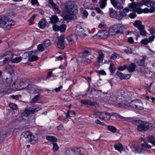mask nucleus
I'll return each mask as SVG.
<instances>
[{"label":"nucleus","instance_id":"nucleus-52","mask_svg":"<svg viewBox=\"0 0 155 155\" xmlns=\"http://www.w3.org/2000/svg\"><path fill=\"white\" fill-rule=\"evenodd\" d=\"M127 65H124L123 66H120L118 68V69L120 71H123L126 69H127Z\"/></svg>","mask_w":155,"mask_h":155},{"label":"nucleus","instance_id":"nucleus-57","mask_svg":"<svg viewBox=\"0 0 155 155\" xmlns=\"http://www.w3.org/2000/svg\"><path fill=\"white\" fill-rule=\"evenodd\" d=\"M118 55V54L116 53H114L112 54L110 56V58L111 59L114 60L116 59Z\"/></svg>","mask_w":155,"mask_h":155},{"label":"nucleus","instance_id":"nucleus-41","mask_svg":"<svg viewBox=\"0 0 155 155\" xmlns=\"http://www.w3.org/2000/svg\"><path fill=\"white\" fill-rule=\"evenodd\" d=\"M36 140L37 138L36 137L31 134L30 135V137H29L28 140L30 142L34 143L36 141Z\"/></svg>","mask_w":155,"mask_h":155},{"label":"nucleus","instance_id":"nucleus-14","mask_svg":"<svg viewBox=\"0 0 155 155\" xmlns=\"http://www.w3.org/2000/svg\"><path fill=\"white\" fill-rule=\"evenodd\" d=\"M15 66L14 65H9L5 67V70L11 76L14 75V68Z\"/></svg>","mask_w":155,"mask_h":155},{"label":"nucleus","instance_id":"nucleus-17","mask_svg":"<svg viewBox=\"0 0 155 155\" xmlns=\"http://www.w3.org/2000/svg\"><path fill=\"white\" fill-rule=\"evenodd\" d=\"M147 56H143L142 59L138 60L137 62V64L140 66H144L146 64L145 63V60L146 59Z\"/></svg>","mask_w":155,"mask_h":155},{"label":"nucleus","instance_id":"nucleus-16","mask_svg":"<svg viewBox=\"0 0 155 155\" xmlns=\"http://www.w3.org/2000/svg\"><path fill=\"white\" fill-rule=\"evenodd\" d=\"M71 150L74 155H83V152L79 147H74L71 149Z\"/></svg>","mask_w":155,"mask_h":155},{"label":"nucleus","instance_id":"nucleus-48","mask_svg":"<svg viewBox=\"0 0 155 155\" xmlns=\"http://www.w3.org/2000/svg\"><path fill=\"white\" fill-rule=\"evenodd\" d=\"M133 50L131 48H127V49L124 50V52L127 54H131L133 52Z\"/></svg>","mask_w":155,"mask_h":155},{"label":"nucleus","instance_id":"nucleus-2","mask_svg":"<svg viewBox=\"0 0 155 155\" xmlns=\"http://www.w3.org/2000/svg\"><path fill=\"white\" fill-rule=\"evenodd\" d=\"M14 25L13 20L3 15L0 16V27L5 30H9Z\"/></svg>","mask_w":155,"mask_h":155},{"label":"nucleus","instance_id":"nucleus-21","mask_svg":"<svg viewBox=\"0 0 155 155\" xmlns=\"http://www.w3.org/2000/svg\"><path fill=\"white\" fill-rule=\"evenodd\" d=\"M136 67V65L135 63H131L129 66H127V69L129 72H133L135 70Z\"/></svg>","mask_w":155,"mask_h":155},{"label":"nucleus","instance_id":"nucleus-31","mask_svg":"<svg viewBox=\"0 0 155 155\" xmlns=\"http://www.w3.org/2000/svg\"><path fill=\"white\" fill-rule=\"evenodd\" d=\"M99 91L102 92V91L101 90H99L97 89H96L94 88H92L90 91V94L93 95H97V94L99 93Z\"/></svg>","mask_w":155,"mask_h":155},{"label":"nucleus","instance_id":"nucleus-7","mask_svg":"<svg viewBox=\"0 0 155 155\" xmlns=\"http://www.w3.org/2000/svg\"><path fill=\"white\" fill-rule=\"evenodd\" d=\"M128 107L130 106L138 110H142L143 108V104L141 101L139 100L136 99L133 100L127 105Z\"/></svg>","mask_w":155,"mask_h":155},{"label":"nucleus","instance_id":"nucleus-63","mask_svg":"<svg viewBox=\"0 0 155 155\" xmlns=\"http://www.w3.org/2000/svg\"><path fill=\"white\" fill-rule=\"evenodd\" d=\"M136 15L134 13H132L129 14V17L131 18H134L136 16Z\"/></svg>","mask_w":155,"mask_h":155},{"label":"nucleus","instance_id":"nucleus-40","mask_svg":"<svg viewBox=\"0 0 155 155\" xmlns=\"http://www.w3.org/2000/svg\"><path fill=\"white\" fill-rule=\"evenodd\" d=\"M32 54V52L31 51H27L24 53L23 55V57L24 58H26L29 57Z\"/></svg>","mask_w":155,"mask_h":155},{"label":"nucleus","instance_id":"nucleus-30","mask_svg":"<svg viewBox=\"0 0 155 155\" xmlns=\"http://www.w3.org/2000/svg\"><path fill=\"white\" fill-rule=\"evenodd\" d=\"M119 13V14L118 15L117 14V15L115 18L119 20H121L123 18V17L126 16V15L123 14V12L121 11H120Z\"/></svg>","mask_w":155,"mask_h":155},{"label":"nucleus","instance_id":"nucleus-59","mask_svg":"<svg viewBox=\"0 0 155 155\" xmlns=\"http://www.w3.org/2000/svg\"><path fill=\"white\" fill-rule=\"evenodd\" d=\"M8 55L9 56V57H11V59L12 58V53L11 51H7L4 54V56H7Z\"/></svg>","mask_w":155,"mask_h":155},{"label":"nucleus","instance_id":"nucleus-6","mask_svg":"<svg viewBox=\"0 0 155 155\" xmlns=\"http://www.w3.org/2000/svg\"><path fill=\"white\" fill-rule=\"evenodd\" d=\"M135 122L137 124H138L137 129L138 131H145L149 129L150 127L148 123L141 120H137Z\"/></svg>","mask_w":155,"mask_h":155},{"label":"nucleus","instance_id":"nucleus-49","mask_svg":"<svg viewBox=\"0 0 155 155\" xmlns=\"http://www.w3.org/2000/svg\"><path fill=\"white\" fill-rule=\"evenodd\" d=\"M66 29V25L65 24H62L59 26V31L61 32H64Z\"/></svg>","mask_w":155,"mask_h":155},{"label":"nucleus","instance_id":"nucleus-19","mask_svg":"<svg viewBox=\"0 0 155 155\" xmlns=\"http://www.w3.org/2000/svg\"><path fill=\"white\" fill-rule=\"evenodd\" d=\"M114 147L115 149L117 150L120 153H121L122 151H123L124 149L123 148L122 144L120 143L115 144L114 145Z\"/></svg>","mask_w":155,"mask_h":155},{"label":"nucleus","instance_id":"nucleus-26","mask_svg":"<svg viewBox=\"0 0 155 155\" xmlns=\"http://www.w3.org/2000/svg\"><path fill=\"white\" fill-rule=\"evenodd\" d=\"M109 13L111 17L115 18L117 15V12L115 10H114L112 8H109Z\"/></svg>","mask_w":155,"mask_h":155},{"label":"nucleus","instance_id":"nucleus-8","mask_svg":"<svg viewBox=\"0 0 155 155\" xmlns=\"http://www.w3.org/2000/svg\"><path fill=\"white\" fill-rule=\"evenodd\" d=\"M96 114L99 116V118L104 120H108L110 119L111 117L110 114L105 111L97 112Z\"/></svg>","mask_w":155,"mask_h":155},{"label":"nucleus","instance_id":"nucleus-12","mask_svg":"<svg viewBox=\"0 0 155 155\" xmlns=\"http://www.w3.org/2000/svg\"><path fill=\"white\" fill-rule=\"evenodd\" d=\"M75 32L77 35L79 37L85 36L86 34L84 33V30L82 27L80 25L76 27Z\"/></svg>","mask_w":155,"mask_h":155},{"label":"nucleus","instance_id":"nucleus-13","mask_svg":"<svg viewBox=\"0 0 155 155\" xmlns=\"http://www.w3.org/2000/svg\"><path fill=\"white\" fill-rule=\"evenodd\" d=\"M65 38L67 42H68V44H72L76 41L77 36L76 35L73 34Z\"/></svg>","mask_w":155,"mask_h":155},{"label":"nucleus","instance_id":"nucleus-50","mask_svg":"<svg viewBox=\"0 0 155 155\" xmlns=\"http://www.w3.org/2000/svg\"><path fill=\"white\" fill-rule=\"evenodd\" d=\"M91 106H92L94 108H97L99 107V104L97 102L92 101Z\"/></svg>","mask_w":155,"mask_h":155},{"label":"nucleus","instance_id":"nucleus-58","mask_svg":"<svg viewBox=\"0 0 155 155\" xmlns=\"http://www.w3.org/2000/svg\"><path fill=\"white\" fill-rule=\"evenodd\" d=\"M53 30L55 31H59V26L56 25H54L53 26Z\"/></svg>","mask_w":155,"mask_h":155},{"label":"nucleus","instance_id":"nucleus-51","mask_svg":"<svg viewBox=\"0 0 155 155\" xmlns=\"http://www.w3.org/2000/svg\"><path fill=\"white\" fill-rule=\"evenodd\" d=\"M52 144L53 145V150L54 152L57 151L59 149L57 144L56 143H53Z\"/></svg>","mask_w":155,"mask_h":155},{"label":"nucleus","instance_id":"nucleus-27","mask_svg":"<svg viewBox=\"0 0 155 155\" xmlns=\"http://www.w3.org/2000/svg\"><path fill=\"white\" fill-rule=\"evenodd\" d=\"M150 71L149 69L147 67L145 68L140 69V73L142 75H144L148 73Z\"/></svg>","mask_w":155,"mask_h":155},{"label":"nucleus","instance_id":"nucleus-5","mask_svg":"<svg viewBox=\"0 0 155 155\" xmlns=\"http://www.w3.org/2000/svg\"><path fill=\"white\" fill-rule=\"evenodd\" d=\"M151 147L150 145H149L146 143H142L141 147L137 145H134L131 147L132 151L136 153L143 152L147 150V148H150Z\"/></svg>","mask_w":155,"mask_h":155},{"label":"nucleus","instance_id":"nucleus-22","mask_svg":"<svg viewBox=\"0 0 155 155\" xmlns=\"http://www.w3.org/2000/svg\"><path fill=\"white\" fill-rule=\"evenodd\" d=\"M133 25L138 29L144 26V25L142 24L141 22L138 20L135 21L134 23H133Z\"/></svg>","mask_w":155,"mask_h":155},{"label":"nucleus","instance_id":"nucleus-1","mask_svg":"<svg viewBox=\"0 0 155 155\" xmlns=\"http://www.w3.org/2000/svg\"><path fill=\"white\" fill-rule=\"evenodd\" d=\"M65 8L67 12L70 15L65 17V19L68 21L73 19L74 15L77 14L78 12V9L74 7V3L71 1L66 2L65 5Z\"/></svg>","mask_w":155,"mask_h":155},{"label":"nucleus","instance_id":"nucleus-46","mask_svg":"<svg viewBox=\"0 0 155 155\" xmlns=\"http://www.w3.org/2000/svg\"><path fill=\"white\" fill-rule=\"evenodd\" d=\"M106 32H107L106 30L101 31L98 32L97 34V35L100 37H102L104 35Z\"/></svg>","mask_w":155,"mask_h":155},{"label":"nucleus","instance_id":"nucleus-45","mask_svg":"<svg viewBox=\"0 0 155 155\" xmlns=\"http://www.w3.org/2000/svg\"><path fill=\"white\" fill-rule=\"evenodd\" d=\"M31 134L28 131H26L24 133L23 135V137L28 140L29 137H30Z\"/></svg>","mask_w":155,"mask_h":155},{"label":"nucleus","instance_id":"nucleus-23","mask_svg":"<svg viewBox=\"0 0 155 155\" xmlns=\"http://www.w3.org/2000/svg\"><path fill=\"white\" fill-rule=\"evenodd\" d=\"M46 24V20L44 18L41 19L38 23L39 27L41 29L45 28Z\"/></svg>","mask_w":155,"mask_h":155},{"label":"nucleus","instance_id":"nucleus-35","mask_svg":"<svg viewBox=\"0 0 155 155\" xmlns=\"http://www.w3.org/2000/svg\"><path fill=\"white\" fill-rule=\"evenodd\" d=\"M107 129L109 131L113 133H115L117 130V129L115 127L111 125L107 126Z\"/></svg>","mask_w":155,"mask_h":155},{"label":"nucleus","instance_id":"nucleus-42","mask_svg":"<svg viewBox=\"0 0 155 155\" xmlns=\"http://www.w3.org/2000/svg\"><path fill=\"white\" fill-rule=\"evenodd\" d=\"M38 58L37 56L33 55L29 58L28 61L30 62L34 61L37 60Z\"/></svg>","mask_w":155,"mask_h":155},{"label":"nucleus","instance_id":"nucleus-60","mask_svg":"<svg viewBox=\"0 0 155 155\" xmlns=\"http://www.w3.org/2000/svg\"><path fill=\"white\" fill-rule=\"evenodd\" d=\"M111 2L114 7H116L117 3L116 0H111Z\"/></svg>","mask_w":155,"mask_h":155},{"label":"nucleus","instance_id":"nucleus-32","mask_svg":"<svg viewBox=\"0 0 155 155\" xmlns=\"http://www.w3.org/2000/svg\"><path fill=\"white\" fill-rule=\"evenodd\" d=\"M46 139L47 140L53 142H55L57 141V139L53 136H47L46 137Z\"/></svg>","mask_w":155,"mask_h":155},{"label":"nucleus","instance_id":"nucleus-44","mask_svg":"<svg viewBox=\"0 0 155 155\" xmlns=\"http://www.w3.org/2000/svg\"><path fill=\"white\" fill-rule=\"evenodd\" d=\"M109 69L111 73H114L116 70V68L114 64H110Z\"/></svg>","mask_w":155,"mask_h":155},{"label":"nucleus","instance_id":"nucleus-36","mask_svg":"<svg viewBox=\"0 0 155 155\" xmlns=\"http://www.w3.org/2000/svg\"><path fill=\"white\" fill-rule=\"evenodd\" d=\"M91 101L89 100H81L80 101L81 103L86 105H91Z\"/></svg>","mask_w":155,"mask_h":155},{"label":"nucleus","instance_id":"nucleus-20","mask_svg":"<svg viewBox=\"0 0 155 155\" xmlns=\"http://www.w3.org/2000/svg\"><path fill=\"white\" fill-rule=\"evenodd\" d=\"M98 53L99 55L97 57L98 61L99 62H102L104 57V55L101 50L98 51Z\"/></svg>","mask_w":155,"mask_h":155},{"label":"nucleus","instance_id":"nucleus-9","mask_svg":"<svg viewBox=\"0 0 155 155\" xmlns=\"http://www.w3.org/2000/svg\"><path fill=\"white\" fill-rule=\"evenodd\" d=\"M3 78L5 82H6V85L7 86H9L10 88L12 89L16 88V83L15 82H12V79L11 76L9 78L3 76Z\"/></svg>","mask_w":155,"mask_h":155},{"label":"nucleus","instance_id":"nucleus-4","mask_svg":"<svg viewBox=\"0 0 155 155\" xmlns=\"http://www.w3.org/2000/svg\"><path fill=\"white\" fill-rule=\"evenodd\" d=\"M41 110V108L38 107L36 108H32L30 107L26 108L24 111L21 114L22 118L24 120L28 119L31 114H33Z\"/></svg>","mask_w":155,"mask_h":155},{"label":"nucleus","instance_id":"nucleus-62","mask_svg":"<svg viewBox=\"0 0 155 155\" xmlns=\"http://www.w3.org/2000/svg\"><path fill=\"white\" fill-rule=\"evenodd\" d=\"M127 41L130 44H133L134 42L133 38L132 37L128 38Z\"/></svg>","mask_w":155,"mask_h":155},{"label":"nucleus","instance_id":"nucleus-39","mask_svg":"<svg viewBox=\"0 0 155 155\" xmlns=\"http://www.w3.org/2000/svg\"><path fill=\"white\" fill-rule=\"evenodd\" d=\"M11 57H6L3 61V62H2V64H0V66H2L4 64L7 63L11 59Z\"/></svg>","mask_w":155,"mask_h":155},{"label":"nucleus","instance_id":"nucleus-11","mask_svg":"<svg viewBox=\"0 0 155 155\" xmlns=\"http://www.w3.org/2000/svg\"><path fill=\"white\" fill-rule=\"evenodd\" d=\"M27 90L31 94H35L38 93L40 91L36 86L33 84H28L27 86Z\"/></svg>","mask_w":155,"mask_h":155},{"label":"nucleus","instance_id":"nucleus-25","mask_svg":"<svg viewBox=\"0 0 155 155\" xmlns=\"http://www.w3.org/2000/svg\"><path fill=\"white\" fill-rule=\"evenodd\" d=\"M83 55L82 56V58H88L89 56L91 55V53L87 50H84L82 52Z\"/></svg>","mask_w":155,"mask_h":155},{"label":"nucleus","instance_id":"nucleus-38","mask_svg":"<svg viewBox=\"0 0 155 155\" xmlns=\"http://www.w3.org/2000/svg\"><path fill=\"white\" fill-rule=\"evenodd\" d=\"M21 60V57H18L14 58L11 60L12 63H17L20 62Z\"/></svg>","mask_w":155,"mask_h":155},{"label":"nucleus","instance_id":"nucleus-43","mask_svg":"<svg viewBox=\"0 0 155 155\" xmlns=\"http://www.w3.org/2000/svg\"><path fill=\"white\" fill-rule=\"evenodd\" d=\"M43 44L45 47L49 46L51 44V41L49 39H46L44 41Z\"/></svg>","mask_w":155,"mask_h":155},{"label":"nucleus","instance_id":"nucleus-24","mask_svg":"<svg viewBox=\"0 0 155 155\" xmlns=\"http://www.w3.org/2000/svg\"><path fill=\"white\" fill-rule=\"evenodd\" d=\"M50 4L51 5L53 10L56 11L57 12L59 13L60 11L57 8V6L56 4L54 3L52 0H49Z\"/></svg>","mask_w":155,"mask_h":155},{"label":"nucleus","instance_id":"nucleus-28","mask_svg":"<svg viewBox=\"0 0 155 155\" xmlns=\"http://www.w3.org/2000/svg\"><path fill=\"white\" fill-rule=\"evenodd\" d=\"M58 18L56 15H52L50 18V22L51 23H56L58 21Z\"/></svg>","mask_w":155,"mask_h":155},{"label":"nucleus","instance_id":"nucleus-37","mask_svg":"<svg viewBox=\"0 0 155 155\" xmlns=\"http://www.w3.org/2000/svg\"><path fill=\"white\" fill-rule=\"evenodd\" d=\"M19 85L20 86L19 89L21 90L24 89L25 88L27 89V86L28 85L27 84L23 81L20 82Z\"/></svg>","mask_w":155,"mask_h":155},{"label":"nucleus","instance_id":"nucleus-64","mask_svg":"<svg viewBox=\"0 0 155 155\" xmlns=\"http://www.w3.org/2000/svg\"><path fill=\"white\" fill-rule=\"evenodd\" d=\"M146 137L148 140H152L155 141V137H154L153 135L149 136Z\"/></svg>","mask_w":155,"mask_h":155},{"label":"nucleus","instance_id":"nucleus-29","mask_svg":"<svg viewBox=\"0 0 155 155\" xmlns=\"http://www.w3.org/2000/svg\"><path fill=\"white\" fill-rule=\"evenodd\" d=\"M138 30L139 31V33L141 35L143 36H146L147 35V33L145 30L144 26Z\"/></svg>","mask_w":155,"mask_h":155},{"label":"nucleus","instance_id":"nucleus-54","mask_svg":"<svg viewBox=\"0 0 155 155\" xmlns=\"http://www.w3.org/2000/svg\"><path fill=\"white\" fill-rule=\"evenodd\" d=\"M149 43L148 40L147 38H146L142 40L141 43L144 45H147Z\"/></svg>","mask_w":155,"mask_h":155},{"label":"nucleus","instance_id":"nucleus-34","mask_svg":"<svg viewBox=\"0 0 155 155\" xmlns=\"http://www.w3.org/2000/svg\"><path fill=\"white\" fill-rule=\"evenodd\" d=\"M107 0H100L99 4L101 8L103 9L105 8L107 5Z\"/></svg>","mask_w":155,"mask_h":155},{"label":"nucleus","instance_id":"nucleus-56","mask_svg":"<svg viewBox=\"0 0 155 155\" xmlns=\"http://www.w3.org/2000/svg\"><path fill=\"white\" fill-rule=\"evenodd\" d=\"M44 47L42 45L39 44L38 46V49L39 51L41 52L44 50Z\"/></svg>","mask_w":155,"mask_h":155},{"label":"nucleus","instance_id":"nucleus-18","mask_svg":"<svg viewBox=\"0 0 155 155\" xmlns=\"http://www.w3.org/2000/svg\"><path fill=\"white\" fill-rule=\"evenodd\" d=\"M128 6L130 9H133L135 11L137 8L140 7V5L139 3L136 4L135 2H132L128 5Z\"/></svg>","mask_w":155,"mask_h":155},{"label":"nucleus","instance_id":"nucleus-47","mask_svg":"<svg viewBox=\"0 0 155 155\" xmlns=\"http://www.w3.org/2000/svg\"><path fill=\"white\" fill-rule=\"evenodd\" d=\"M39 96L40 95L39 94H38L37 95L35 96L32 99L31 102L32 103H36L38 101Z\"/></svg>","mask_w":155,"mask_h":155},{"label":"nucleus","instance_id":"nucleus-55","mask_svg":"<svg viewBox=\"0 0 155 155\" xmlns=\"http://www.w3.org/2000/svg\"><path fill=\"white\" fill-rule=\"evenodd\" d=\"M111 114V116H115L116 117L117 116H118L120 119H124L125 118V117H124L123 116H122L118 114H117L116 113H110Z\"/></svg>","mask_w":155,"mask_h":155},{"label":"nucleus","instance_id":"nucleus-53","mask_svg":"<svg viewBox=\"0 0 155 155\" xmlns=\"http://www.w3.org/2000/svg\"><path fill=\"white\" fill-rule=\"evenodd\" d=\"M10 108L13 110H16L17 109V105L14 103H12L9 104Z\"/></svg>","mask_w":155,"mask_h":155},{"label":"nucleus","instance_id":"nucleus-3","mask_svg":"<svg viewBox=\"0 0 155 155\" xmlns=\"http://www.w3.org/2000/svg\"><path fill=\"white\" fill-rule=\"evenodd\" d=\"M125 29L124 26L121 24H117L112 25L109 28L110 34L111 35L121 34Z\"/></svg>","mask_w":155,"mask_h":155},{"label":"nucleus","instance_id":"nucleus-10","mask_svg":"<svg viewBox=\"0 0 155 155\" xmlns=\"http://www.w3.org/2000/svg\"><path fill=\"white\" fill-rule=\"evenodd\" d=\"M68 45V43L66 41L64 38V36H61L57 43L58 48L61 49H63L65 47V45Z\"/></svg>","mask_w":155,"mask_h":155},{"label":"nucleus","instance_id":"nucleus-15","mask_svg":"<svg viewBox=\"0 0 155 155\" xmlns=\"http://www.w3.org/2000/svg\"><path fill=\"white\" fill-rule=\"evenodd\" d=\"M116 74L121 80L128 79L131 77V75L130 74H125L120 71H117Z\"/></svg>","mask_w":155,"mask_h":155},{"label":"nucleus","instance_id":"nucleus-33","mask_svg":"<svg viewBox=\"0 0 155 155\" xmlns=\"http://www.w3.org/2000/svg\"><path fill=\"white\" fill-rule=\"evenodd\" d=\"M148 9L147 8H146L144 9V10H143L142 9L140 8H137L136 10L135 11L136 12H137L138 14H141L143 12L144 13L147 12H148Z\"/></svg>","mask_w":155,"mask_h":155},{"label":"nucleus","instance_id":"nucleus-61","mask_svg":"<svg viewBox=\"0 0 155 155\" xmlns=\"http://www.w3.org/2000/svg\"><path fill=\"white\" fill-rule=\"evenodd\" d=\"M97 72L102 75H105L106 74V73L103 70L99 71H97Z\"/></svg>","mask_w":155,"mask_h":155}]
</instances>
